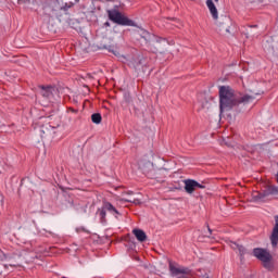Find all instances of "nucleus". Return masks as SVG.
Returning <instances> with one entry per match:
<instances>
[{"label":"nucleus","mask_w":278,"mask_h":278,"mask_svg":"<svg viewBox=\"0 0 278 278\" xmlns=\"http://www.w3.org/2000/svg\"><path fill=\"white\" fill-rule=\"evenodd\" d=\"M39 88L41 89V96H43L45 99H51L53 91L55 90V88H53V86L41 85V86H39Z\"/></svg>","instance_id":"obj_14"},{"label":"nucleus","mask_w":278,"mask_h":278,"mask_svg":"<svg viewBox=\"0 0 278 278\" xmlns=\"http://www.w3.org/2000/svg\"><path fill=\"white\" fill-rule=\"evenodd\" d=\"M68 112H73L74 114H77L78 111L73 108H68Z\"/></svg>","instance_id":"obj_27"},{"label":"nucleus","mask_w":278,"mask_h":278,"mask_svg":"<svg viewBox=\"0 0 278 278\" xmlns=\"http://www.w3.org/2000/svg\"><path fill=\"white\" fill-rule=\"evenodd\" d=\"M109 21L115 23L116 25H122L123 27H137L136 22L127 17L125 14H122L121 11L113 9L108 10Z\"/></svg>","instance_id":"obj_5"},{"label":"nucleus","mask_w":278,"mask_h":278,"mask_svg":"<svg viewBox=\"0 0 278 278\" xmlns=\"http://www.w3.org/2000/svg\"><path fill=\"white\" fill-rule=\"evenodd\" d=\"M124 101L126 103H131V94L129 92L124 93Z\"/></svg>","instance_id":"obj_22"},{"label":"nucleus","mask_w":278,"mask_h":278,"mask_svg":"<svg viewBox=\"0 0 278 278\" xmlns=\"http://www.w3.org/2000/svg\"><path fill=\"white\" fill-rule=\"evenodd\" d=\"M263 93H264V91H258L255 94H263Z\"/></svg>","instance_id":"obj_31"},{"label":"nucleus","mask_w":278,"mask_h":278,"mask_svg":"<svg viewBox=\"0 0 278 278\" xmlns=\"http://www.w3.org/2000/svg\"><path fill=\"white\" fill-rule=\"evenodd\" d=\"M270 194H278V188L275 186H268L263 191H254L252 197L254 201H263V199L270 197Z\"/></svg>","instance_id":"obj_7"},{"label":"nucleus","mask_w":278,"mask_h":278,"mask_svg":"<svg viewBox=\"0 0 278 278\" xmlns=\"http://www.w3.org/2000/svg\"><path fill=\"white\" fill-rule=\"evenodd\" d=\"M138 110V108L135 106V111Z\"/></svg>","instance_id":"obj_36"},{"label":"nucleus","mask_w":278,"mask_h":278,"mask_svg":"<svg viewBox=\"0 0 278 278\" xmlns=\"http://www.w3.org/2000/svg\"><path fill=\"white\" fill-rule=\"evenodd\" d=\"M127 65L140 75V73H147L149 71V59L144 56L142 52H136L128 54L126 58Z\"/></svg>","instance_id":"obj_4"},{"label":"nucleus","mask_w":278,"mask_h":278,"mask_svg":"<svg viewBox=\"0 0 278 278\" xmlns=\"http://www.w3.org/2000/svg\"><path fill=\"white\" fill-rule=\"evenodd\" d=\"M55 136V127L51 126V123L42 125L40 128V137L42 140L53 138Z\"/></svg>","instance_id":"obj_9"},{"label":"nucleus","mask_w":278,"mask_h":278,"mask_svg":"<svg viewBox=\"0 0 278 278\" xmlns=\"http://www.w3.org/2000/svg\"><path fill=\"white\" fill-rule=\"evenodd\" d=\"M168 20H169V21H177L176 17H173V18L168 17Z\"/></svg>","instance_id":"obj_29"},{"label":"nucleus","mask_w":278,"mask_h":278,"mask_svg":"<svg viewBox=\"0 0 278 278\" xmlns=\"http://www.w3.org/2000/svg\"><path fill=\"white\" fill-rule=\"evenodd\" d=\"M91 121L92 123H94L96 125H100L101 121H103V117L101 116V113H93L91 115Z\"/></svg>","instance_id":"obj_19"},{"label":"nucleus","mask_w":278,"mask_h":278,"mask_svg":"<svg viewBox=\"0 0 278 278\" xmlns=\"http://www.w3.org/2000/svg\"><path fill=\"white\" fill-rule=\"evenodd\" d=\"M253 255L256 257V260H260L262 262L263 266L266 268V270H275V264H273V255L268 250L264 248H255L253 249Z\"/></svg>","instance_id":"obj_6"},{"label":"nucleus","mask_w":278,"mask_h":278,"mask_svg":"<svg viewBox=\"0 0 278 278\" xmlns=\"http://www.w3.org/2000/svg\"><path fill=\"white\" fill-rule=\"evenodd\" d=\"M169 271L173 277H177V275H190V269L188 267H175L173 263L169 262Z\"/></svg>","instance_id":"obj_12"},{"label":"nucleus","mask_w":278,"mask_h":278,"mask_svg":"<svg viewBox=\"0 0 278 278\" xmlns=\"http://www.w3.org/2000/svg\"><path fill=\"white\" fill-rule=\"evenodd\" d=\"M97 215H98L99 218H100V223H102V224L108 223V218H106V216H108V211L105 210V206H103V204H102V207H101V208H98Z\"/></svg>","instance_id":"obj_16"},{"label":"nucleus","mask_w":278,"mask_h":278,"mask_svg":"<svg viewBox=\"0 0 278 278\" xmlns=\"http://www.w3.org/2000/svg\"><path fill=\"white\" fill-rule=\"evenodd\" d=\"M206 227H207V229H208L210 236H212V228H210V224H206Z\"/></svg>","instance_id":"obj_28"},{"label":"nucleus","mask_w":278,"mask_h":278,"mask_svg":"<svg viewBox=\"0 0 278 278\" xmlns=\"http://www.w3.org/2000/svg\"><path fill=\"white\" fill-rule=\"evenodd\" d=\"M68 8H73V3L70 2V4H65L62 10H67Z\"/></svg>","instance_id":"obj_24"},{"label":"nucleus","mask_w":278,"mask_h":278,"mask_svg":"<svg viewBox=\"0 0 278 278\" xmlns=\"http://www.w3.org/2000/svg\"><path fill=\"white\" fill-rule=\"evenodd\" d=\"M104 25L105 27H110V22H106Z\"/></svg>","instance_id":"obj_30"},{"label":"nucleus","mask_w":278,"mask_h":278,"mask_svg":"<svg viewBox=\"0 0 278 278\" xmlns=\"http://www.w3.org/2000/svg\"><path fill=\"white\" fill-rule=\"evenodd\" d=\"M249 27H250V29L245 30V33H243L245 38H257L260 36V33L253 30V29H256L257 25H252Z\"/></svg>","instance_id":"obj_17"},{"label":"nucleus","mask_w":278,"mask_h":278,"mask_svg":"<svg viewBox=\"0 0 278 278\" xmlns=\"http://www.w3.org/2000/svg\"><path fill=\"white\" fill-rule=\"evenodd\" d=\"M255 99L254 96H242L236 92L230 86H219V110L223 112H230L233 108H238L240 103H250Z\"/></svg>","instance_id":"obj_1"},{"label":"nucleus","mask_w":278,"mask_h":278,"mask_svg":"<svg viewBox=\"0 0 278 278\" xmlns=\"http://www.w3.org/2000/svg\"><path fill=\"white\" fill-rule=\"evenodd\" d=\"M132 233H134L135 238H137V240L139 242H146V240H147V232H144V230L135 228L132 230Z\"/></svg>","instance_id":"obj_15"},{"label":"nucleus","mask_w":278,"mask_h":278,"mask_svg":"<svg viewBox=\"0 0 278 278\" xmlns=\"http://www.w3.org/2000/svg\"><path fill=\"white\" fill-rule=\"evenodd\" d=\"M66 23L70 27H72V29H81V26H79L80 25L79 20L75 17L67 18Z\"/></svg>","instance_id":"obj_18"},{"label":"nucleus","mask_w":278,"mask_h":278,"mask_svg":"<svg viewBox=\"0 0 278 278\" xmlns=\"http://www.w3.org/2000/svg\"><path fill=\"white\" fill-rule=\"evenodd\" d=\"M203 278H210L208 276H203Z\"/></svg>","instance_id":"obj_34"},{"label":"nucleus","mask_w":278,"mask_h":278,"mask_svg":"<svg viewBox=\"0 0 278 278\" xmlns=\"http://www.w3.org/2000/svg\"><path fill=\"white\" fill-rule=\"evenodd\" d=\"M5 260H8V255L4 254Z\"/></svg>","instance_id":"obj_33"},{"label":"nucleus","mask_w":278,"mask_h":278,"mask_svg":"<svg viewBox=\"0 0 278 278\" xmlns=\"http://www.w3.org/2000/svg\"><path fill=\"white\" fill-rule=\"evenodd\" d=\"M184 184H185V192H187V194H192L194 190H197V188L205 189V186L199 184V181L194 179H186L184 180Z\"/></svg>","instance_id":"obj_8"},{"label":"nucleus","mask_w":278,"mask_h":278,"mask_svg":"<svg viewBox=\"0 0 278 278\" xmlns=\"http://www.w3.org/2000/svg\"><path fill=\"white\" fill-rule=\"evenodd\" d=\"M206 5L215 21L217 34H220V36H227V34H231L229 30L231 25H233L231 17L227 15H220L218 17V9H216V4H214L213 0H206Z\"/></svg>","instance_id":"obj_2"},{"label":"nucleus","mask_w":278,"mask_h":278,"mask_svg":"<svg viewBox=\"0 0 278 278\" xmlns=\"http://www.w3.org/2000/svg\"><path fill=\"white\" fill-rule=\"evenodd\" d=\"M2 271H0V275H1Z\"/></svg>","instance_id":"obj_37"},{"label":"nucleus","mask_w":278,"mask_h":278,"mask_svg":"<svg viewBox=\"0 0 278 278\" xmlns=\"http://www.w3.org/2000/svg\"><path fill=\"white\" fill-rule=\"evenodd\" d=\"M156 42H166V39L159 37Z\"/></svg>","instance_id":"obj_26"},{"label":"nucleus","mask_w":278,"mask_h":278,"mask_svg":"<svg viewBox=\"0 0 278 278\" xmlns=\"http://www.w3.org/2000/svg\"><path fill=\"white\" fill-rule=\"evenodd\" d=\"M0 207H3V194L0 193Z\"/></svg>","instance_id":"obj_25"},{"label":"nucleus","mask_w":278,"mask_h":278,"mask_svg":"<svg viewBox=\"0 0 278 278\" xmlns=\"http://www.w3.org/2000/svg\"><path fill=\"white\" fill-rule=\"evenodd\" d=\"M102 205L104 206V210H106V212H110V214H113L115 218H118V216H121V212H118V210H116V207H114V205L109 201L104 200L102 202Z\"/></svg>","instance_id":"obj_13"},{"label":"nucleus","mask_w":278,"mask_h":278,"mask_svg":"<svg viewBox=\"0 0 278 278\" xmlns=\"http://www.w3.org/2000/svg\"><path fill=\"white\" fill-rule=\"evenodd\" d=\"M127 194H134V191H128Z\"/></svg>","instance_id":"obj_32"},{"label":"nucleus","mask_w":278,"mask_h":278,"mask_svg":"<svg viewBox=\"0 0 278 278\" xmlns=\"http://www.w3.org/2000/svg\"><path fill=\"white\" fill-rule=\"evenodd\" d=\"M215 1V3H218V0H214Z\"/></svg>","instance_id":"obj_35"},{"label":"nucleus","mask_w":278,"mask_h":278,"mask_svg":"<svg viewBox=\"0 0 278 278\" xmlns=\"http://www.w3.org/2000/svg\"><path fill=\"white\" fill-rule=\"evenodd\" d=\"M126 203H134L135 205H142V202L139 199L124 200Z\"/></svg>","instance_id":"obj_21"},{"label":"nucleus","mask_w":278,"mask_h":278,"mask_svg":"<svg viewBox=\"0 0 278 278\" xmlns=\"http://www.w3.org/2000/svg\"><path fill=\"white\" fill-rule=\"evenodd\" d=\"M238 251H239V253H240L241 256L247 253V249H244L243 245H238Z\"/></svg>","instance_id":"obj_23"},{"label":"nucleus","mask_w":278,"mask_h":278,"mask_svg":"<svg viewBox=\"0 0 278 278\" xmlns=\"http://www.w3.org/2000/svg\"><path fill=\"white\" fill-rule=\"evenodd\" d=\"M139 169L148 179H155L156 181H164V174L162 170L164 168H155V164H153V160L149 159V156H143L138 162Z\"/></svg>","instance_id":"obj_3"},{"label":"nucleus","mask_w":278,"mask_h":278,"mask_svg":"<svg viewBox=\"0 0 278 278\" xmlns=\"http://www.w3.org/2000/svg\"><path fill=\"white\" fill-rule=\"evenodd\" d=\"M274 218H275V225H274V228L271 230V235L269 237V240L271 242V247L274 249H277V245H278V215H276Z\"/></svg>","instance_id":"obj_11"},{"label":"nucleus","mask_w":278,"mask_h":278,"mask_svg":"<svg viewBox=\"0 0 278 278\" xmlns=\"http://www.w3.org/2000/svg\"><path fill=\"white\" fill-rule=\"evenodd\" d=\"M275 47H277V41H275V38L266 37V39L263 40V49L266 51V53H275Z\"/></svg>","instance_id":"obj_10"},{"label":"nucleus","mask_w":278,"mask_h":278,"mask_svg":"<svg viewBox=\"0 0 278 278\" xmlns=\"http://www.w3.org/2000/svg\"><path fill=\"white\" fill-rule=\"evenodd\" d=\"M35 0H17L20 5H29V3H34Z\"/></svg>","instance_id":"obj_20"}]
</instances>
